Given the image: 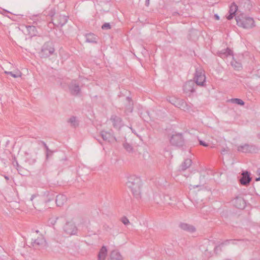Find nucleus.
Returning <instances> with one entry per match:
<instances>
[{"mask_svg":"<svg viewBox=\"0 0 260 260\" xmlns=\"http://www.w3.org/2000/svg\"><path fill=\"white\" fill-rule=\"evenodd\" d=\"M127 186L131 189L134 197L139 199L141 198L140 187L141 181L139 177L136 176H132L128 178L126 183Z\"/></svg>","mask_w":260,"mask_h":260,"instance_id":"nucleus-1","label":"nucleus"},{"mask_svg":"<svg viewBox=\"0 0 260 260\" xmlns=\"http://www.w3.org/2000/svg\"><path fill=\"white\" fill-rule=\"evenodd\" d=\"M237 24L245 29H250L255 26L253 18L249 17L243 13H240L235 17Z\"/></svg>","mask_w":260,"mask_h":260,"instance_id":"nucleus-2","label":"nucleus"},{"mask_svg":"<svg viewBox=\"0 0 260 260\" xmlns=\"http://www.w3.org/2000/svg\"><path fill=\"white\" fill-rule=\"evenodd\" d=\"M55 51L54 44L51 41L45 42L42 46L39 56L41 58H47L52 55Z\"/></svg>","mask_w":260,"mask_h":260,"instance_id":"nucleus-3","label":"nucleus"},{"mask_svg":"<svg viewBox=\"0 0 260 260\" xmlns=\"http://www.w3.org/2000/svg\"><path fill=\"white\" fill-rule=\"evenodd\" d=\"M217 246L210 243V241H206L200 246V250L205 254L206 257H210L212 254L213 250H216Z\"/></svg>","mask_w":260,"mask_h":260,"instance_id":"nucleus-4","label":"nucleus"},{"mask_svg":"<svg viewBox=\"0 0 260 260\" xmlns=\"http://www.w3.org/2000/svg\"><path fill=\"white\" fill-rule=\"evenodd\" d=\"M194 82L196 85L203 86L206 81L204 71L201 68H197L194 77Z\"/></svg>","mask_w":260,"mask_h":260,"instance_id":"nucleus-5","label":"nucleus"},{"mask_svg":"<svg viewBox=\"0 0 260 260\" xmlns=\"http://www.w3.org/2000/svg\"><path fill=\"white\" fill-rule=\"evenodd\" d=\"M170 144L174 146L181 147L184 146L185 141L182 133H175L170 139Z\"/></svg>","mask_w":260,"mask_h":260,"instance_id":"nucleus-6","label":"nucleus"},{"mask_svg":"<svg viewBox=\"0 0 260 260\" xmlns=\"http://www.w3.org/2000/svg\"><path fill=\"white\" fill-rule=\"evenodd\" d=\"M237 150L242 153H256L258 148L253 144H244L238 146Z\"/></svg>","mask_w":260,"mask_h":260,"instance_id":"nucleus-7","label":"nucleus"},{"mask_svg":"<svg viewBox=\"0 0 260 260\" xmlns=\"http://www.w3.org/2000/svg\"><path fill=\"white\" fill-rule=\"evenodd\" d=\"M32 246L35 249H41L46 246V242L42 235L36 239H32L31 243Z\"/></svg>","mask_w":260,"mask_h":260,"instance_id":"nucleus-8","label":"nucleus"},{"mask_svg":"<svg viewBox=\"0 0 260 260\" xmlns=\"http://www.w3.org/2000/svg\"><path fill=\"white\" fill-rule=\"evenodd\" d=\"M64 232L70 235H75L77 232V228L74 223L67 222L63 227Z\"/></svg>","mask_w":260,"mask_h":260,"instance_id":"nucleus-9","label":"nucleus"},{"mask_svg":"<svg viewBox=\"0 0 260 260\" xmlns=\"http://www.w3.org/2000/svg\"><path fill=\"white\" fill-rule=\"evenodd\" d=\"M195 87H197L194 82L192 80L186 82L183 86V90L186 93H193L196 91Z\"/></svg>","mask_w":260,"mask_h":260,"instance_id":"nucleus-10","label":"nucleus"},{"mask_svg":"<svg viewBox=\"0 0 260 260\" xmlns=\"http://www.w3.org/2000/svg\"><path fill=\"white\" fill-rule=\"evenodd\" d=\"M233 204L238 209H243L246 207V202L242 196H237L233 200Z\"/></svg>","mask_w":260,"mask_h":260,"instance_id":"nucleus-11","label":"nucleus"},{"mask_svg":"<svg viewBox=\"0 0 260 260\" xmlns=\"http://www.w3.org/2000/svg\"><path fill=\"white\" fill-rule=\"evenodd\" d=\"M68 18V16L59 15L54 19L55 22L53 23L54 25L57 27H62L67 23Z\"/></svg>","mask_w":260,"mask_h":260,"instance_id":"nucleus-12","label":"nucleus"},{"mask_svg":"<svg viewBox=\"0 0 260 260\" xmlns=\"http://www.w3.org/2000/svg\"><path fill=\"white\" fill-rule=\"evenodd\" d=\"M100 135L103 140L109 143H112L116 141V138L113 134L110 132L102 131L101 132Z\"/></svg>","mask_w":260,"mask_h":260,"instance_id":"nucleus-13","label":"nucleus"},{"mask_svg":"<svg viewBox=\"0 0 260 260\" xmlns=\"http://www.w3.org/2000/svg\"><path fill=\"white\" fill-rule=\"evenodd\" d=\"M175 103H173V104L184 111L189 110L191 108L190 106L187 104L183 100L177 99Z\"/></svg>","mask_w":260,"mask_h":260,"instance_id":"nucleus-14","label":"nucleus"},{"mask_svg":"<svg viewBox=\"0 0 260 260\" xmlns=\"http://www.w3.org/2000/svg\"><path fill=\"white\" fill-rule=\"evenodd\" d=\"M251 181V178L250 176V173L248 171L243 172L242 177L240 179V182L243 185H247Z\"/></svg>","mask_w":260,"mask_h":260,"instance_id":"nucleus-15","label":"nucleus"},{"mask_svg":"<svg viewBox=\"0 0 260 260\" xmlns=\"http://www.w3.org/2000/svg\"><path fill=\"white\" fill-rule=\"evenodd\" d=\"M45 194L46 197L44 199H39L37 200L38 202L42 203L43 205H44V204H46L53 201L55 198H56L55 193L53 191L47 192L45 193Z\"/></svg>","mask_w":260,"mask_h":260,"instance_id":"nucleus-16","label":"nucleus"},{"mask_svg":"<svg viewBox=\"0 0 260 260\" xmlns=\"http://www.w3.org/2000/svg\"><path fill=\"white\" fill-rule=\"evenodd\" d=\"M69 88L71 94L73 95L77 96L81 91V89L79 85L74 82H71L69 85Z\"/></svg>","mask_w":260,"mask_h":260,"instance_id":"nucleus-17","label":"nucleus"},{"mask_svg":"<svg viewBox=\"0 0 260 260\" xmlns=\"http://www.w3.org/2000/svg\"><path fill=\"white\" fill-rule=\"evenodd\" d=\"M110 120L113 123V126L116 128L119 129L123 125L122 119L116 115L111 116Z\"/></svg>","mask_w":260,"mask_h":260,"instance_id":"nucleus-18","label":"nucleus"},{"mask_svg":"<svg viewBox=\"0 0 260 260\" xmlns=\"http://www.w3.org/2000/svg\"><path fill=\"white\" fill-rule=\"evenodd\" d=\"M238 11V6L235 3H233L230 7L229 11V14L226 16L228 20H231L233 18L234 16L236 15V13Z\"/></svg>","mask_w":260,"mask_h":260,"instance_id":"nucleus-19","label":"nucleus"},{"mask_svg":"<svg viewBox=\"0 0 260 260\" xmlns=\"http://www.w3.org/2000/svg\"><path fill=\"white\" fill-rule=\"evenodd\" d=\"M67 198L64 194L56 196L55 202L57 206L61 207L67 202Z\"/></svg>","mask_w":260,"mask_h":260,"instance_id":"nucleus-20","label":"nucleus"},{"mask_svg":"<svg viewBox=\"0 0 260 260\" xmlns=\"http://www.w3.org/2000/svg\"><path fill=\"white\" fill-rule=\"evenodd\" d=\"M179 226L183 230L190 233H192L196 231V229L193 226L187 223H181Z\"/></svg>","mask_w":260,"mask_h":260,"instance_id":"nucleus-21","label":"nucleus"},{"mask_svg":"<svg viewBox=\"0 0 260 260\" xmlns=\"http://www.w3.org/2000/svg\"><path fill=\"white\" fill-rule=\"evenodd\" d=\"M126 101L127 104L125 106V112L128 114L132 113L133 110V103L131 98L127 96L126 98Z\"/></svg>","mask_w":260,"mask_h":260,"instance_id":"nucleus-22","label":"nucleus"},{"mask_svg":"<svg viewBox=\"0 0 260 260\" xmlns=\"http://www.w3.org/2000/svg\"><path fill=\"white\" fill-rule=\"evenodd\" d=\"M86 41L88 43H96L98 40V37L94 34L90 33L85 35Z\"/></svg>","mask_w":260,"mask_h":260,"instance_id":"nucleus-23","label":"nucleus"},{"mask_svg":"<svg viewBox=\"0 0 260 260\" xmlns=\"http://www.w3.org/2000/svg\"><path fill=\"white\" fill-rule=\"evenodd\" d=\"M218 55L220 57L225 58L229 55H233V51L229 48L226 49H222L218 53Z\"/></svg>","mask_w":260,"mask_h":260,"instance_id":"nucleus-24","label":"nucleus"},{"mask_svg":"<svg viewBox=\"0 0 260 260\" xmlns=\"http://www.w3.org/2000/svg\"><path fill=\"white\" fill-rule=\"evenodd\" d=\"M28 35L31 37L37 35L38 31L36 26L33 25H28L26 26Z\"/></svg>","mask_w":260,"mask_h":260,"instance_id":"nucleus-25","label":"nucleus"},{"mask_svg":"<svg viewBox=\"0 0 260 260\" xmlns=\"http://www.w3.org/2000/svg\"><path fill=\"white\" fill-rule=\"evenodd\" d=\"M110 260H123L122 256L117 250H113L110 254Z\"/></svg>","mask_w":260,"mask_h":260,"instance_id":"nucleus-26","label":"nucleus"},{"mask_svg":"<svg viewBox=\"0 0 260 260\" xmlns=\"http://www.w3.org/2000/svg\"><path fill=\"white\" fill-rule=\"evenodd\" d=\"M43 13L45 16L53 17L56 13V10L54 8H47Z\"/></svg>","mask_w":260,"mask_h":260,"instance_id":"nucleus-27","label":"nucleus"},{"mask_svg":"<svg viewBox=\"0 0 260 260\" xmlns=\"http://www.w3.org/2000/svg\"><path fill=\"white\" fill-rule=\"evenodd\" d=\"M107 248L105 246H103L100 249L98 254V260H105L107 255Z\"/></svg>","mask_w":260,"mask_h":260,"instance_id":"nucleus-28","label":"nucleus"},{"mask_svg":"<svg viewBox=\"0 0 260 260\" xmlns=\"http://www.w3.org/2000/svg\"><path fill=\"white\" fill-rule=\"evenodd\" d=\"M192 161L190 159H186L180 167V169L182 171H185L191 165Z\"/></svg>","mask_w":260,"mask_h":260,"instance_id":"nucleus-29","label":"nucleus"},{"mask_svg":"<svg viewBox=\"0 0 260 260\" xmlns=\"http://www.w3.org/2000/svg\"><path fill=\"white\" fill-rule=\"evenodd\" d=\"M68 122L70 123L71 126L73 127L76 128L79 125L78 121L77 120L75 116H71L68 120Z\"/></svg>","mask_w":260,"mask_h":260,"instance_id":"nucleus-30","label":"nucleus"},{"mask_svg":"<svg viewBox=\"0 0 260 260\" xmlns=\"http://www.w3.org/2000/svg\"><path fill=\"white\" fill-rule=\"evenodd\" d=\"M123 146L128 152L130 153L133 152L134 149L133 146L127 142L124 143L123 144Z\"/></svg>","mask_w":260,"mask_h":260,"instance_id":"nucleus-31","label":"nucleus"},{"mask_svg":"<svg viewBox=\"0 0 260 260\" xmlns=\"http://www.w3.org/2000/svg\"><path fill=\"white\" fill-rule=\"evenodd\" d=\"M231 101L233 103H234V104H237L239 105H241V106H243V105H244V104H245L244 101H243L242 100H241L240 99H238V98L232 99L231 100Z\"/></svg>","mask_w":260,"mask_h":260,"instance_id":"nucleus-32","label":"nucleus"},{"mask_svg":"<svg viewBox=\"0 0 260 260\" xmlns=\"http://www.w3.org/2000/svg\"><path fill=\"white\" fill-rule=\"evenodd\" d=\"M17 170L19 174L22 176L25 175V172L26 171V170L25 169H24L22 167L20 166L19 164H17Z\"/></svg>","mask_w":260,"mask_h":260,"instance_id":"nucleus-33","label":"nucleus"},{"mask_svg":"<svg viewBox=\"0 0 260 260\" xmlns=\"http://www.w3.org/2000/svg\"><path fill=\"white\" fill-rule=\"evenodd\" d=\"M5 73L7 75H10L12 77L16 78L21 76V73L20 72H17L15 74L13 73L12 72H8L5 71Z\"/></svg>","mask_w":260,"mask_h":260,"instance_id":"nucleus-34","label":"nucleus"},{"mask_svg":"<svg viewBox=\"0 0 260 260\" xmlns=\"http://www.w3.org/2000/svg\"><path fill=\"white\" fill-rule=\"evenodd\" d=\"M231 64L233 67H234V68L237 70H239L241 68L242 66L241 64L239 62H238L237 61H232L231 62Z\"/></svg>","mask_w":260,"mask_h":260,"instance_id":"nucleus-35","label":"nucleus"},{"mask_svg":"<svg viewBox=\"0 0 260 260\" xmlns=\"http://www.w3.org/2000/svg\"><path fill=\"white\" fill-rule=\"evenodd\" d=\"M111 26L109 23H105L102 26V29L103 30H108L111 29Z\"/></svg>","mask_w":260,"mask_h":260,"instance_id":"nucleus-36","label":"nucleus"},{"mask_svg":"<svg viewBox=\"0 0 260 260\" xmlns=\"http://www.w3.org/2000/svg\"><path fill=\"white\" fill-rule=\"evenodd\" d=\"M33 205L34 208L40 211H42L43 210V208H42L40 204H35L33 203Z\"/></svg>","mask_w":260,"mask_h":260,"instance_id":"nucleus-37","label":"nucleus"},{"mask_svg":"<svg viewBox=\"0 0 260 260\" xmlns=\"http://www.w3.org/2000/svg\"><path fill=\"white\" fill-rule=\"evenodd\" d=\"M26 161L27 162L29 165H32L35 163L36 159L32 158H27Z\"/></svg>","mask_w":260,"mask_h":260,"instance_id":"nucleus-38","label":"nucleus"},{"mask_svg":"<svg viewBox=\"0 0 260 260\" xmlns=\"http://www.w3.org/2000/svg\"><path fill=\"white\" fill-rule=\"evenodd\" d=\"M121 221L124 225H127L129 223V220L125 216L122 217Z\"/></svg>","mask_w":260,"mask_h":260,"instance_id":"nucleus-39","label":"nucleus"},{"mask_svg":"<svg viewBox=\"0 0 260 260\" xmlns=\"http://www.w3.org/2000/svg\"><path fill=\"white\" fill-rule=\"evenodd\" d=\"M59 219V217H56L54 219H50V223L52 225H54L57 220Z\"/></svg>","mask_w":260,"mask_h":260,"instance_id":"nucleus-40","label":"nucleus"},{"mask_svg":"<svg viewBox=\"0 0 260 260\" xmlns=\"http://www.w3.org/2000/svg\"><path fill=\"white\" fill-rule=\"evenodd\" d=\"M53 151L52 150H51L50 152L46 153V159H48L49 157H51L53 155Z\"/></svg>","mask_w":260,"mask_h":260,"instance_id":"nucleus-41","label":"nucleus"},{"mask_svg":"<svg viewBox=\"0 0 260 260\" xmlns=\"http://www.w3.org/2000/svg\"><path fill=\"white\" fill-rule=\"evenodd\" d=\"M199 143L201 145H202L205 147H207L208 146V144L205 142L204 141L199 140Z\"/></svg>","mask_w":260,"mask_h":260,"instance_id":"nucleus-42","label":"nucleus"},{"mask_svg":"<svg viewBox=\"0 0 260 260\" xmlns=\"http://www.w3.org/2000/svg\"><path fill=\"white\" fill-rule=\"evenodd\" d=\"M236 241H237V240H233V239H231V240H229L226 241V242H228L229 243L231 242L233 244H236Z\"/></svg>","mask_w":260,"mask_h":260,"instance_id":"nucleus-43","label":"nucleus"},{"mask_svg":"<svg viewBox=\"0 0 260 260\" xmlns=\"http://www.w3.org/2000/svg\"><path fill=\"white\" fill-rule=\"evenodd\" d=\"M12 164L14 167H16V168H17V164H19L15 158L14 159V160L13 161Z\"/></svg>","mask_w":260,"mask_h":260,"instance_id":"nucleus-44","label":"nucleus"},{"mask_svg":"<svg viewBox=\"0 0 260 260\" xmlns=\"http://www.w3.org/2000/svg\"><path fill=\"white\" fill-rule=\"evenodd\" d=\"M69 252L70 254H73L74 255H77V254H79V252L78 251H76V252L73 253L72 251H71V249H70V251Z\"/></svg>","mask_w":260,"mask_h":260,"instance_id":"nucleus-45","label":"nucleus"},{"mask_svg":"<svg viewBox=\"0 0 260 260\" xmlns=\"http://www.w3.org/2000/svg\"><path fill=\"white\" fill-rule=\"evenodd\" d=\"M41 143L43 144V145L44 146V148H45V149H47V148H48V146L47 145V144H46V143L44 141H41Z\"/></svg>","mask_w":260,"mask_h":260,"instance_id":"nucleus-46","label":"nucleus"},{"mask_svg":"<svg viewBox=\"0 0 260 260\" xmlns=\"http://www.w3.org/2000/svg\"><path fill=\"white\" fill-rule=\"evenodd\" d=\"M150 0H145V5L148 6L149 5Z\"/></svg>","mask_w":260,"mask_h":260,"instance_id":"nucleus-47","label":"nucleus"},{"mask_svg":"<svg viewBox=\"0 0 260 260\" xmlns=\"http://www.w3.org/2000/svg\"><path fill=\"white\" fill-rule=\"evenodd\" d=\"M214 17L216 20H219L220 17L217 14H215Z\"/></svg>","mask_w":260,"mask_h":260,"instance_id":"nucleus-48","label":"nucleus"},{"mask_svg":"<svg viewBox=\"0 0 260 260\" xmlns=\"http://www.w3.org/2000/svg\"><path fill=\"white\" fill-rule=\"evenodd\" d=\"M51 151V150L49 149V148H47V149H46V153L50 152Z\"/></svg>","mask_w":260,"mask_h":260,"instance_id":"nucleus-49","label":"nucleus"},{"mask_svg":"<svg viewBox=\"0 0 260 260\" xmlns=\"http://www.w3.org/2000/svg\"><path fill=\"white\" fill-rule=\"evenodd\" d=\"M4 177L6 179V180H9V177L8 176L5 175Z\"/></svg>","mask_w":260,"mask_h":260,"instance_id":"nucleus-50","label":"nucleus"},{"mask_svg":"<svg viewBox=\"0 0 260 260\" xmlns=\"http://www.w3.org/2000/svg\"><path fill=\"white\" fill-rule=\"evenodd\" d=\"M35 197H36L35 195H34V194L32 195L31 197V199H30V200L32 201Z\"/></svg>","mask_w":260,"mask_h":260,"instance_id":"nucleus-51","label":"nucleus"},{"mask_svg":"<svg viewBox=\"0 0 260 260\" xmlns=\"http://www.w3.org/2000/svg\"><path fill=\"white\" fill-rule=\"evenodd\" d=\"M256 173L257 174L260 175V169L257 170Z\"/></svg>","mask_w":260,"mask_h":260,"instance_id":"nucleus-52","label":"nucleus"},{"mask_svg":"<svg viewBox=\"0 0 260 260\" xmlns=\"http://www.w3.org/2000/svg\"><path fill=\"white\" fill-rule=\"evenodd\" d=\"M259 180H260V177L255 178V181H259Z\"/></svg>","mask_w":260,"mask_h":260,"instance_id":"nucleus-53","label":"nucleus"},{"mask_svg":"<svg viewBox=\"0 0 260 260\" xmlns=\"http://www.w3.org/2000/svg\"><path fill=\"white\" fill-rule=\"evenodd\" d=\"M201 185H194V186H193V188H197V187H199V186H201Z\"/></svg>","mask_w":260,"mask_h":260,"instance_id":"nucleus-54","label":"nucleus"},{"mask_svg":"<svg viewBox=\"0 0 260 260\" xmlns=\"http://www.w3.org/2000/svg\"><path fill=\"white\" fill-rule=\"evenodd\" d=\"M226 151L225 150V149H223L221 151V153L222 154H224V152H225Z\"/></svg>","mask_w":260,"mask_h":260,"instance_id":"nucleus-55","label":"nucleus"},{"mask_svg":"<svg viewBox=\"0 0 260 260\" xmlns=\"http://www.w3.org/2000/svg\"><path fill=\"white\" fill-rule=\"evenodd\" d=\"M257 137L260 139V133L258 134L257 135Z\"/></svg>","mask_w":260,"mask_h":260,"instance_id":"nucleus-56","label":"nucleus"},{"mask_svg":"<svg viewBox=\"0 0 260 260\" xmlns=\"http://www.w3.org/2000/svg\"><path fill=\"white\" fill-rule=\"evenodd\" d=\"M176 14H178V13L177 12H174V15H175Z\"/></svg>","mask_w":260,"mask_h":260,"instance_id":"nucleus-57","label":"nucleus"},{"mask_svg":"<svg viewBox=\"0 0 260 260\" xmlns=\"http://www.w3.org/2000/svg\"><path fill=\"white\" fill-rule=\"evenodd\" d=\"M39 231L38 230H36V233H39Z\"/></svg>","mask_w":260,"mask_h":260,"instance_id":"nucleus-58","label":"nucleus"},{"mask_svg":"<svg viewBox=\"0 0 260 260\" xmlns=\"http://www.w3.org/2000/svg\"><path fill=\"white\" fill-rule=\"evenodd\" d=\"M99 142H100V143H101V144H102V143H101V142H100V141H99Z\"/></svg>","mask_w":260,"mask_h":260,"instance_id":"nucleus-59","label":"nucleus"}]
</instances>
